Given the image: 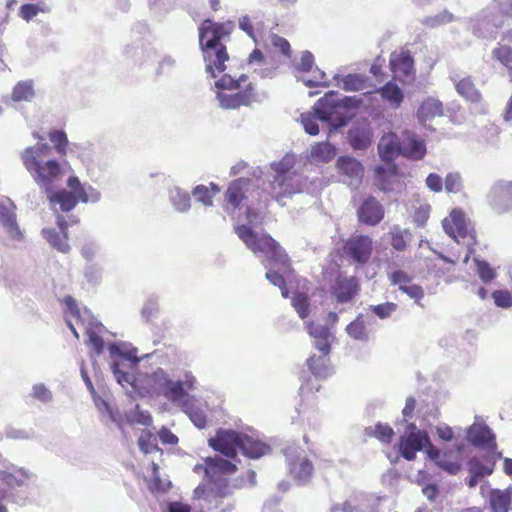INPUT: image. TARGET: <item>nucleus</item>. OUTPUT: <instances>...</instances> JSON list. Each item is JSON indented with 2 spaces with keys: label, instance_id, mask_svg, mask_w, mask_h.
Returning <instances> with one entry per match:
<instances>
[{
  "label": "nucleus",
  "instance_id": "a878e982",
  "mask_svg": "<svg viewBox=\"0 0 512 512\" xmlns=\"http://www.w3.org/2000/svg\"><path fill=\"white\" fill-rule=\"evenodd\" d=\"M468 441L476 446L486 449H494L496 447L495 435L491 429L483 423H474L467 429Z\"/></svg>",
  "mask_w": 512,
  "mask_h": 512
},
{
  "label": "nucleus",
  "instance_id": "f3484780",
  "mask_svg": "<svg viewBox=\"0 0 512 512\" xmlns=\"http://www.w3.org/2000/svg\"><path fill=\"white\" fill-rule=\"evenodd\" d=\"M289 472L299 485L309 483L313 475V464L299 448L287 447L284 450Z\"/></svg>",
  "mask_w": 512,
  "mask_h": 512
},
{
  "label": "nucleus",
  "instance_id": "052dcab7",
  "mask_svg": "<svg viewBox=\"0 0 512 512\" xmlns=\"http://www.w3.org/2000/svg\"><path fill=\"white\" fill-rule=\"evenodd\" d=\"M126 417L131 423H139L144 426H149L152 423L151 415L147 411L141 410L138 405Z\"/></svg>",
  "mask_w": 512,
  "mask_h": 512
},
{
  "label": "nucleus",
  "instance_id": "0eeeda50",
  "mask_svg": "<svg viewBox=\"0 0 512 512\" xmlns=\"http://www.w3.org/2000/svg\"><path fill=\"white\" fill-rule=\"evenodd\" d=\"M505 18H512V0H492L471 17L469 26L475 36L495 40Z\"/></svg>",
  "mask_w": 512,
  "mask_h": 512
},
{
  "label": "nucleus",
  "instance_id": "7c9ffc66",
  "mask_svg": "<svg viewBox=\"0 0 512 512\" xmlns=\"http://www.w3.org/2000/svg\"><path fill=\"white\" fill-rule=\"evenodd\" d=\"M149 381L152 384V388L154 392L163 395L167 398L171 403L173 402V384L174 381L169 377V375L161 368H158L154 371L150 377Z\"/></svg>",
  "mask_w": 512,
  "mask_h": 512
},
{
  "label": "nucleus",
  "instance_id": "4d7b16f0",
  "mask_svg": "<svg viewBox=\"0 0 512 512\" xmlns=\"http://www.w3.org/2000/svg\"><path fill=\"white\" fill-rule=\"evenodd\" d=\"M49 139L54 144L56 151L60 155H66L68 145L67 135L62 130H53L49 133Z\"/></svg>",
  "mask_w": 512,
  "mask_h": 512
},
{
  "label": "nucleus",
  "instance_id": "a211bd4d",
  "mask_svg": "<svg viewBox=\"0 0 512 512\" xmlns=\"http://www.w3.org/2000/svg\"><path fill=\"white\" fill-rule=\"evenodd\" d=\"M378 504V497L360 492L350 496L342 505H332L330 512H376Z\"/></svg>",
  "mask_w": 512,
  "mask_h": 512
},
{
  "label": "nucleus",
  "instance_id": "37998d69",
  "mask_svg": "<svg viewBox=\"0 0 512 512\" xmlns=\"http://www.w3.org/2000/svg\"><path fill=\"white\" fill-rule=\"evenodd\" d=\"M248 64L254 67V72L257 73L261 78H270L273 76L274 70L271 68H263L265 64V58L263 53L259 49L253 50L249 55Z\"/></svg>",
  "mask_w": 512,
  "mask_h": 512
},
{
  "label": "nucleus",
  "instance_id": "3c124183",
  "mask_svg": "<svg viewBox=\"0 0 512 512\" xmlns=\"http://www.w3.org/2000/svg\"><path fill=\"white\" fill-rule=\"evenodd\" d=\"M49 11L50 7L45 3L24 4L20 8V15L26 21H30L39 13H47Z\"/></svg>",
  "mask_w": 512,
  "mask_h": 512
},
{
  "label": "nucleus",
  "instance_id": "ddd939ff",
  "mask_svg": "<svg viewBox=\"0 0 512 512\" xmlns=\"http://www.w3.org/2000/svg\"><path fill=\"white\" fill-rule=\"evenodd\" d=\"M71 191L61 190L59 192L47 193V197L51 203H57L63 212L71 211L78 201L83 203H96L100 200L101 194L92 186L85 187L75 176L70 177L67 182Z\"/></svg>",
  "mask_w": 512,
  "mask_h": 512
},
{
  "label": "nucleus",
  "instance_id": "7ed1b4c3",
  "mask_svg": "<svg viewBox=\"0 0 512 512\" xmlns=\"http://www.w3.org/2000/svg\"><path fill=\"white\" fill-rule=\"evenodd\" d=\"M51 152L52 148L47 143H39L35 146L27 147L21 155L25 168L46 193L51 192L53 183L62 174L60 163L55 159L49 158Z\"/></svg>",
  "mask_w": 512,
  "mask_h": 512
},
{
  "label": "nucleus",
  "instance_id": "b1692460",
  "mask_svg": "<svg viewBox=\"0 0 512 512\" xmlns=\"http://www.w3.org/2000/svg\"><path fill=\"white\" fill-rule=\"evenodd\" d=\"M490 204L498 211L505 212L512 208V181H499L490 191Z\"/></svg>",
  "mask_w": 512,
  "mask_h": 512
},
{
  "label": "nucleus",
  "instance_id": "6e6d98bb",
  "mask_svg": "<svg viewBox=\"0 0 512 512\" xmlns=\"http://www.w3.org/2000/svg\"><path fill=\"white\" fill-rule=\"evenodd\" d=\"M159 313V304L155 297L151 296L148 297L143 305V308L141 310L142 318H144L146 321L150 322L153 319L157 318Z\"/></svg>",
  "mask_w": 512,
  "mask_h": 512
},
{
  "label": "nucleus",
  "instance_id": "8fccbe9b",
  "mask_svg": "<svg viewBox=\"0 0 512 512\" xmlns=\"http://www.w3.org/2000/svg\"><path fill=\"white\" fill-rule=\"evenodd\" d=\"M455 20V17L452 13H450L447 10H444L443 12L435 15V16H428L421 20V23L428 28H436L448 23H451Z\"/></svg>",
  "mask_w": 512,
  "mask_h": 512
},
{
  "label": "nucleus",
  "instance_id": "c03bdc74",
  "mask_svg": "<svg viewBox=\"0 0 512 512\" xmlns=\"http://www.w3.org/2000/svg\"><path fill=\"white\" fill-rule=\"evenodd\" d=\"M333 93L335 94V96L333 97V100H330V103H332V105L335 107L338 116H346L348 117L349 120L351 118V115L342 114L340 110L342 108L358 107L362 103L361 96H343L339 98L336 92Z\"/></svg>",
  "mask_w": 512,
  "mask_h": 512
},
{
  "label": "nucleus",
  "instance_id": "864d4df0",
  "mask_svg": "<svg viewBox=\"0 0 512 512\" xmlns=\"http://www.w3.org/2000/svg\"><path fill=\"white\" fill-rule=\"evenodd\" d=\"M493 57L497 59L507 70L512 73V48L506 45L495 48Z\"/></svg>",
  "mask_w": 512,
  "mask_h": 512
},
{
  "label": "nucleus",
  "instance_id": "6e6552de",
  "mask_svg": "<svg viewBox=\"0 0 512 512\" xmlns=\"http://www.w3.org/2000/svg\"><path fill=\"white\" fill-rule=\"evenodd\" d=\"M295 156L287 154L280 161L271 163L274 171L271 195L281 205L283 199L302 192L305 179L295 169Z\"/></svg>",
  "mask_w": 512,
  "mask_h": 512
},
{
  "label": "nucleus",
  "instance_id": "de8ad7c7",
  "mask_svg": "<svg viewBox=\"0 0 512 512\" xmlns=\"http://www.w3.org/2000/svg\"><path fill=\"white\" fill-rule=\"evenodd\" d=\"M367 436L375 437L382 443H390L394 435L393 429L388 424L378 423L375 427L365 429Z\"/></svg>",
  "mask_w": 512,
  "mask_h": 512
},
{
  "label": "nucleus",
  "instance_id": "2eb2a0df",
  "mask_svg": "<svg viewBox=\"0 0 512 512\" xmlns=\"http://www.w3.org/2000/svg\"><path fill=\"white\" fill-rule=\"evenodd\" d=\"M31 473L23 468H14L10 471H0V495L3 499L12 501L18 505H24L28 493L22 490Z\"/></svg>",
  "mask_w": 512,
  "mask_h": 512
},
{
  "label": "nucleus",
  "instance_id": "774afa93",
  "mask_svg": "<svg viewBox=\"0 0 512 512\" xmlns=\"http://www.w3.org/2000/svg\"><path fill=\"white\" fill-rule=\"evenodd\" d=\"M494 303L501 308H509L512 306V296L506 290H497L492 294Z\"/></svg>",
  "mask_w": 512,
  "mask_h": 512
},
{
  "label": "nucleus",
  "instance_id": "39448f33",
  "mask_svg": "<svg viewBox=\"0 0 512 512\" xmlns=\"http://www.w3.org/2000/svg\"><path fill=\"white\" fill-rule=\"evenodd\" d=\"M247 76L242 74L238 79L224 74L215 84L216 99L222 109H237L241 106H249L261 99L255 92L251 83L245 84Z\"/></svg>",
  "mask_w": 512,
  "mask_h": 512
},
{
  "label": "nucleus",
  "instance_id": "aec40b11",
  "mask_svg": "<svg viewBox=\"0 0 512 512\" xmlns=\"http://www.w3.org/2000/svg\"><path fill=\"white\" fill-rule=\"evenodd\" d=\"M372 250L373 241L365 235L353 236L344 245V252L348 258L361 265L369 261Z\"/></svg>",
  "mask_w": 512,
  "mask_h": 512
},
{
  "label": "nucleus",
  "instance_id": "603ef678",
  "mask_svg": "<svg viewBox=\"0 0 512 512\" xmlns=\"http://www.w3.org/2000/svg\"><path fill=\"white\" fill-rule=\"evenodd\" d=\"M476 273L484 283L491 282L496 277V271L484 260L474 258Z\"/></svg>",
  "mask_w": 512,
  "mask_h": 512
},
{
  "label": "nucleus",
  "instance_id": "5fc2aeb1",
  "mask_svg": "<svg viewBox=\"0 0 512 512\" xmlns=\"http://www.w3.org/2000/svg\"><path fill=\"white\" fill-rule=\"evenodd\" d=\"M468 471L469 474H475L482 479L492 474L493 466H487L483 464L480 459L473 457L468 461Z\"/></svg>",
  "mask_w": 512,
  "mask_h": 512
},
{
  "label": "nucleus",
  "instance_id": "c9c22d12",
  "mask_svg": "<svg viewBox=\"0 0 512 512\" xmlns=\"http://www.w3.org/2000/svg\"><path fill=\"white\" fill-rule=\"evenodd\" d=\"M348 140L354 149L364 150L372 142V132L366 126L352 127L348 132Z\"/></svg>",
  "mask_w": 512,
  "mask_h": 512
},
{
  "label": "nucleus",
  "instance_id": "49530a36",
  "mask_svg": "<svg viewBox=\"0 0 512 512\" xmlns=\"http://www.w3.org/2000/svg\"><path fill=\"white\" fill-rule=\"evenodd\" d=\"M391 236V245L397 251H404L412 237L408 230L402 229L399 226L391 228Z\"/></svg>",
  "mask_w": 512,
  "mask_h": 512
},
{
  "label": "nucleus",
  "instance_id": "4be33fe9",
  "mask_svg": "<svg viewBox=\"0 0 512 512\" xmlns=\"http://www.w3.org/2000/svg\"><path fill=\"white\" fill-rule=\"evenodd\" d=\"M444 231L458 243L462 240L474 239L466 223L465 215L459 210H453L449 217L442 221Z\"/></svg>",
  "mask_w": 512,
  "mask_h": 512
},
{
  "label": "nucleus",
  "instance_id": "c756f323",
  "mask_svg": "<svg viewBox=\"0 0 512 512\" xmlns=\"http://www.w3.org/2000/svg\"><path fill=\"white\" fill-rule=\"evenodd\" d=\"M375 185L379 190L388 192L394 189V183L397 179V167L392 163L378 165L374 169Z\"/></svg>",
  "mask_w": 512,
  "mask_h": 512
},
{
  "label": "nucleus",
  "instance_id": "bb28decb",
  "mask_svg": "<svg viewBox=\"0 0 512 512\" xmlns=\"http://www.w3.org/2000/svg\"><path fill=\"white\" fill-rule=\"evenodd\" d=\"M359 220L367 225H376L384 217V209L374 197H367L358 209Z\"/></svg>",
  "mask_w": 512,
  "mask_h": 512
},
{
  "label": "nucleus",
  "instance_id": "cd10ccee",
  "mask_svg": "<svg viewBox=\"0 0 512 512\" xmlns=\"http://www.w3.org/2000/svg\"><path fill=\"white\" fill-rule=\"evenodd\" d=\"M372 316L360 313L354 321L346 327V333L352 339L359 342H368L370 339Z\"/></svg>",
  "mask_w": 512,
  "mask_h": 512
},
{
  "label": "nucleus",
  "instance_id": "9b49d317",
  "mask_svg": "<svg viewBox=\"0 0 512 512\" xmlns=\"http://www.w3.org/2000/svg\"><path fill=\"white\" fill-rule=\"evenodd\" d=\"M64 302L67 308L66 323L74 336L79 339L75 324H81L88 336V344L94 348L97 355H100L104 350V341L101 334L104 332L105 327L90 315L89 311H84L81 314L72 297H66Z\"/></svg>",
  "mask_w": 512,
  "mask_h": 512
},
{
  "label": "nucleus",
  "instance_id": "72a5a7b5",
  "mask_svg": "<svg viewBox=\"0 0 512 512\" xmlns=\"http://www.w3.org/2000/svg\"><path fill=\"white\" fill-rule=\"evenodd\" d=\"M358 292V282L354 277L341 278L339 277L334 287V295L338 302L346 303Z\"/></svg>",
  "mask_w": 512,
  "mask_h": 512
},
{
  "label": "nucleus",
  "instance_id": "393cba45",
  "mask_svg": "<svg viewBox=\"0 0 512 512\" xmlns=\"http://www.w3.org/2000/svg\"><path fill=\"white\" fill-rule=\"evenodd\" d=\"M57 224L60 231H56L54 228H44L42 235L54 249L61 253H68L70 245L68 243L67 223L62 216H58Z\"/></svg>",
  "mask_w": 512,
  "mask_h": 512
},
{
  "label": "nucleus",
  "instance_id": "c85d7f7f",
  "mask_svg": "<svg viewBox=\"0 0 512 512\" xmlns=\"http://www.w3.org/2000/svg\"><path fill=\"white\" fill-rule=\"evenodd\" d=\"M94 404L101 415V421L108 425L114 423L120 430L123 431V418L117 408H115L107 399L99 395H93Z\"/></svg>",
  "mask_w": 512,
  "mask_h": 512
},
{
  "label": "nucleus",
  "instance_id": "a19ab883",
  "mask_svg": "<svg viewBox=\"0 0 512 512\" xmlns=\"http://www.w3.org/2000/svg\"><path fill=\"white\" fill-rule=\"evenodd\" d=\"M335 79L337 81L342 82V87L346 91H361L366 89L367 83L369 79L361 74H349L341 77L340 75H335Z\"/></svg>",
  "mask_w": 512,
  "mask_h": 512
},
{
  "label": "nucleus",
  "instance_id": "a18cd8bd",
  "mask_svg": "<svg viewBox=\"0 0 512 512\" xmlns=\"http://www.w3.org/2000/svg\"><path fill=\"white\" fill-rule=\"evenodd\" d=\"M456 90L461 96L471 102H478L480 99V93L469 77L458 81L456 83Z\"/></svg>",
  "mask_w": 512,
  "mask_h": 512
},
{
  "label": "nucleus",
  "instance_id": "412c9836",
  "mask_svg": "<svg viewBox=\"0 0 512 512\" xmlns=\"http://www.w3.org/2000/svg\"><path fill=\"white\" fill-rule=\"evenodd\" d=\"M0 224L11 240L20 242L24 239L16 221V206L9 198L0 199Z\"/></svg>",
  "mask_w": 512,
  "mask_h": 512
},
{
  "label": "nucleus",
  "instance_id": "f704fd0d",
  "mask_svg": "<svg viewBox=\"0 0 512 512\" xmlns=\"http://www.w3.org/2000/svg\"><path fill=\"white\" fill-rule=\"evenodd\" d=\"M197 380L190 371H185L181 380L174 381L173 384V404L179 405L188 395L187 391L196 388Z\"/></svg>",
  "mask_w": 512,
  "mask_h": 512
},
{
  "label": "nucleus",
  "instance_id": "9d476101",
  "mask_svg": "<svg viewBox=\"0 0 512 512\" xmlns=\"http://www.w3.org/2000/svg\"><path fill=\"white\" fill-rule=\"evenodd\" d=\"M334 96L333 91L328 92L314 105V114L304 113L301 115V123L306 133L313 136L319 133L318 120L327 125L329 133L347 125L348 117L338 116L335 107L330 103Z\"/></svg>",
  "mask_w": 512,
  "mask_h": 512
},
{
  "label": "nucleus",
  "instance_id": "bf43d9fd",
  "mask_svg": "<svg viewBox=\"0 0 512 512\" xmlns=\"http://www.w3.org/2000/svg\"><path fill=\"white\" fill-rule=\"evenodd\" d=\"M103 269L97 263H88L84 268V277L85 279L95 285L98 284L102 279Z\"/></svg>",
  "mask_w": 512,
  "mask_h": 512
},
{
  "label": "nucleus",
  "instance_id": "dca6fc26",
  "mask_svg": "<svg viewBox=\"0 0 512 512\" xmlns=\"http://www.w3.org/2000/svg\"><path fill=\"white\" fill-rule=\"evenodd\" d=\"M428 443V433L418 429L414 423H408L399 438L397 449L404 459L413 461L416 453L423 450Z\"/></svg>",
  "mask_w": 512,
  "mask_h": 512
},
{
  "label": "nucleus",
  "instance_id": "680f3d73",
  "mask_svg": "<svg viewBox=\"0 0 512 512\" xmlns=\"http://www.w3.org/2000/svg\"><path fill=\"white\" fill-rule=\"evenodd\" d=\"M369 309L380 319H387L397 310V305L393 302H386L378 305H371Z\"/></svg>",
  "mask_w": 512,
  "mask_h": 512
},
{
  "label": "nucleus",
  "instance_id": "423d86ee",
  "mask_svg": "<svg viewBox=\"0 0 512 512\" xmlns=\"http://www.w3.org/2000/svg\"><path fill=\"white\" fill-rule=\"evenodd\" d=\"M380 158L386 163H392L399 155L413 160H420L426 154V145L415 133L403 131L401 135L395 132L384 134L378 143Z\"/></svg>",
  "mask_w": 512,
  "mask_h": 512
},
{
  "label": "nucleus",
  "instance_id": "58836bf2",
  "mask_svg": "<svg viewBox=\"0 0 512 512\" xmlns=\"http://www.w3.org/2000/svg\"><path fill=\"white\" fill-rule=\"evenodd\" d=\"M442 113V104L440 101L429 98L425 100L417 111V118L422 123L425 124L426 121L434 118L435 116H439Z\"/></svg>",
  "mask_w": 512,
  "mask_h": 512
},
{
  "label": "nucleus",
  "instance_id": "f03ea898",
  "mask_svg": "<svg viewBox=\"0 0 512 512\" xmlns=\"http://www.w3.org/2000/svg\"><path fill=\"white\" fill-rule=\"evenodd\" d=\"M235 28L233 21L224 23L203 21L199 27V44L206 64V72L216 78L226 69L225 62L229 59L226 47L220 42L230 36Z\"/></svg>",
  "mask_w": 512,
  "mask_h": 512
},
{
  "label": "nucleus",
  "instance_id": "5701e85b",
  "mask_svg": "<svg viewBox=\"0 0 512 512\" xmlns=\"http://www.w3.org/2000/svg\"><path fill=\"white\" fill-rule=\"evenodd\" d=\"M390 67L394 78L400 81L405 82L414 77V60L408 50L402 49L399 52H393L390 56Z\"/></svg>",
  "mask_w": 512,
  "mask_h": 512
},
{
  "label": "nucleus",
  "instance_id": "1a4fd4ad",
  "mask_svg": "<svg viewBox=\"0 0 512 512\" xmlns=\"http://www.w3.org/2000/svg\"><path fill=\"white\" fill-rule=\"evenodd\" d=\"M309 335L313 338L314 347L321 353L320 356L313 355L307 360V365L311 373L319 379H326L333 374V367L330 365L328 355L331 351V344L335 340V335L328 327L321 324L307 323Z\"/></svg>",
  "mask_w": 512,
  "mask_h": 512
},
{
  "label": "nucleus",
  "instance_id": "ea45409f",
  "mask_svg": "<svg viewBox=\"0 0 512 512\" xmlns=\"http://www.w3.org/2000/svg\"><path fill=\"white\" fill-rule=\"evenodd\" d=\"M379 93L393 108H398L404 98L402 90L392 81H389L381 87L379 89Z\"/></svg>",
  "mask_w": 512,
  "mask_h": 512
},
{
  "label": "nucleus",
  "instance_id": "6ab92c4d",
  "mask_svg": "<svg viewBox=\"0 0 512 512\" xmlns=\"http://www.w3.org/2000/svg\"><path fill=\"white\" fill-rule=\"evenodd\" d=\"M336 168L343 183L357 189L362 182L364 168L360 161L351 156H341L337 159Z\"/></svg>",
  "mask_w": 512,
  "mask_h": 512
},
{
  "label": "nucleus",
  "instance_id": "79ce46f5",
  "mask_svg": "<svg viewBox=\"0 0 512 512\" xmlns=\"http://www.w3.org/2000/svg\"><path fill=\"white\" fill-rule=\"evenodd\" d=\"M35 96L32 80L19 81L12 90L11 98L15 102L31 101Z\"/></svg>",
  "mask_w": 512,
  "mask_h": 512
},
{
  "label": "nucleus",
  "instance_id": "2f4dec72",
  "mask_svg": "<svg viewBox=\"0 0 512 512\" xmlns=\"http://www.w3.org/2000/svg\"><path fill=\"white\" fill-rule=\"evenodd\" d=\"M336 155V146L324 141L316 143L311 147L308 159L312 164H326L331 162Z\"/></svg>",
  "mask_w": 512,
  "mask_h": 512
},
{
  "label": "nucleus",
  "instance_id": "f8f14e48",
  "mask_svg": "<svg viewBox=\"0 0 512 512\" xmlns=\"http://www.w3.org/2000/svg\"><path fill=\"white\" fill-rule=\"evenodd\" d=\"M111 370L116 381L122 386H133L135 382L134 370L140 362L137 349L127 343H113L109 347Z\"/></svg>",
  "mask_w": 512,
  "mask_h": 512
},
{
  "label": "nucleus",
  "instance_id": "4468645a",
  "mask_svg": "<svg viewBox=\"0 0 512 512\" xmlns=\"http://www.w3.org/2000/svg\"><path fill=\"white\" fill-rule=\"evenodd\" d=\"M204 470L205 481L213 486L211 490H215V496L224 498L231 493L226 475L233 474L236 471V465L229 460L219 456L208 457L205 459V465H196L195 472Z\"/></svg>",
  "mask_w": 512,
  "mask_h": 512
},
{
  "label": "nucleus",
  "instance_id": "e2e57ef3",
  "mask_svg": "<svg viewBox=\"0 0 512 512\" xmlns=\"http://www.w3.org/2000/svg\"><path fill=\"white\" fill-rule=\"evenodd\" d=\"M437 466L450 475L458 474L462 468L459 461L447 458L446 453H444L442 459L438 461Z\"/></svg>",
  "mask_w": 512,
  "mask_h": 512
},
{
  "label": "nucleus",
  "instance_id": "09e8293b",
  "mask_svg": "<svg viewBox=\"0 0 512 512\" xmlns=\"http://www.w3.org/2000/svg\"><path fill=\"white\" fill-rule=\"evenodd\" d=\"M179 405H181L184 412L189 416L190 420L197 428L202 429L206 426V414L201 408L188 404L184 401Z\"/></svg>",
  "mask_w": 512,
  "mask_h": 512
},
{
  "label": "nucleus",
  "instance_id": "338daca9",
  "mask_svg": "<svg viewBox=\"0 0 512 512\" xmlns=\"http://www.w3.org/2000/svg\"><path fill=\"white\" fill-rule=\"evenodd\" d=\"M100 252V245L95 241L86 242L81 248V255L88 263H91L96 255Z\"/></svg>",
  "mask_w": 512,
  "mask_h": 512
},
{
  "label": "nucleus",
  "instance_id": "f257e3e1",
  "mask_svg": "<svg viewBox=\"0 0 512 512\" xmlns=\"http://www.w3.org/2000/svg\"><path fill=\"white\" fill-rule=\"evenodd\" d=\"M254 183L250 179L239 178L233 181L225 193V211L232 214L237 208L240 210L245 207L247 224L237 225L235 232L258 257L263 265L268 269L266 279L281 290L284 298H287L289 291L285 285L289 278L290 264L287 254L282 250L279 244L268 234H259L252 227L260 224L259 214L252 208L253 201L249 199L248 192Z\"/></svg>",
  "mask_w": 512,
  "mask_h": 512
},
{
  "label": "nucleus",
  "instance_id": "473e14b6",
  "mask_svg": "<svg viewBox=\"0 0 512 512\" xmlns=\"http://www.w3.org/2000/svg\"><path fill=\"white\" fill-rule=\"evenodd\" d=\"M168 199L172 208L178 213L184 214L191 209V194L179 186L168 189Z\"/></svg>",
  "mask_w": 512,
  "mask_h": 512
},
{
  "label": "nucleus",
  "instance_id": "69168bd1",
  "mask_svg": "<svg viewBox=\"0 0 512 512\" xmlns=\"http://www.w3.org/2000/svg\"><path fill=\"white\" fill-rule=\"evenodd\" d=\"M32 397L43 402H50L52 399L51 391L42 383L35 384L32 387Z\"/></svg>",
  "mask_w": 512,
  "mask_h": 512
},
{
  "label": "nucleus",
  "instance_id": "13d9d810",
  "mask_svg": "<svg viewBox=\"0 0 512 512\" xmlns=\"http://www.w3.org/2000/svg\"><path fill=\"white\" fill-rule=\"evenodd\" d=\"M292 306L295 308L299 317L304 319L309 314L308 297L303 293H297L292 298Z\"/></svg>",
  "mask_w": 512,
  "mask_h": 512
},
{
  "label": "nucleus",
  "instance_id": "20e7f679",
  "mask_svg": "<svg viewBox=\"0 0 512 512\" xmlns=\"http://www.w3.org/2000/svg\"><path fill=\"white\" fill-rule=\"evenodd\" d=\"M208 442L210 447L228 458H235L237 450L252 459H258L270 451L265 443L233 430L220 429Z\"/></svg>",
  "mask_w": 512,
  "mask_h": 512
},
{
  "label": "nucleus",
  "instance_id": "e433bc0d",
  "mask_svg": "<svg viewBox=\"0 0 512 512\" xmlns=\"http://www.w3.org/2000/svg\"><path fill=\"white\" fill-rule=\"evenodd\" d=\"M220 192V188L215 183L211 182L209 186L199 184L196 185L191 195L194 197L197 203L202 204L205 207L213 206V198Z\"/></svg>",
  "mask_w": 512,
  "mask_h": 512
},
{
  "label": "nucleus",
  "instance_id": "4c0bfd02",
  "mask_svg": "<svg viewBox=\"0 0 512 512\" xmlns=\"http://www.w3.org/2000/svg\"><path fill=\"white\" fill-rule=\"evenodd\" d=\"M489 501L493 512H508L509 505L512 501V488L491 490Z\"/></svg>",
  "mask_w": 512,
  "mask_h": 512
},
{
  "label": "nucleus",
  "instance_id": "0e129e2a",
  "mask_svg": "<svg viewBox=\"0 0 512 512\" xmlns=\"http://www.w3.org/2000/svg\"><path fill=\"white\" fill-rule=\"evenodd\" d=\"M392 285L398 286L399 290L411 284V277L403 270H395L388 275Z\"/></svg>",
  "mask_w": 512,
  "mask_h": 512
}]
</instances>
